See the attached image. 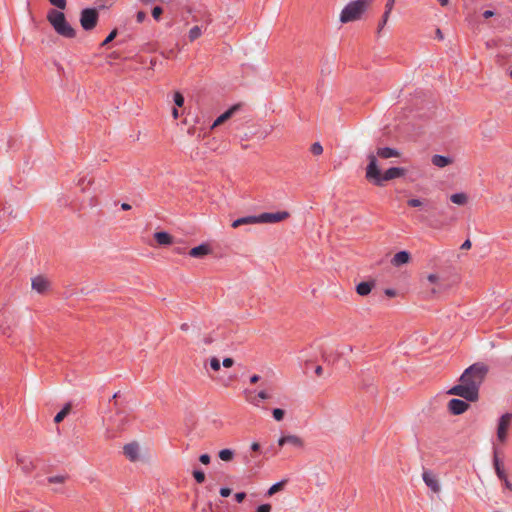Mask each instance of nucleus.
Wrapping results in <instances>:
<instances>
[{"mask_svg":"<svg viewBox=\"0 0 512 512\" xmlns=\"http://www.w3.org/2000/svg\"><path fill=\"white\" fill-rule=\"evenodd\" d=\"M236 106H233L231 107L230 109H228L227 111H225L223 114H221L220 116H218L215 121L213 122L212 126H211V129L219 126L220 124L224 123L226 120H228L232 115L233 113L235 112L236 110Z\"/></svg>","mask_w":512,"mask_h":512,"instance_id":"22","label":"nucleus"},{"mask_svg":"<svg viewBox=\"0 0 512 512\" xmlns=\"http://www.w3.org/2000/svg\"><path fill=\"white\" fill-rule=\"evenodd\" d=\"M366 177L372 180L377 186H381L382 174L377 166V159L374 155L369 156V164L366 169Z\"/></svg>","mask_w":512,"mask_h":512,"instance_id":"7","label":"nucleus"},{"mask_svg":"<svg viewBox=\"0 0 512 512\" xmlns=\"http://www.w3.org/2000/svg\"><path fill=\"white\" fill-rule=\"evenodd\" d=\"M407 204L410 206V207H420L422 205V201L420 199H417V198H413V199H409L407 201Z\"/></svg>","mask_w":512,"mask_h":512,"instance_id":"43","label":"nucleus"},{"mask_svg":"<svg viewBox=\"0 0 512 512\" xmlns=\"http://www.w3.org/2000/svg\"><path fill=\"white\" fill-rule=\"evenodd\" d=\"M468 401L461 400L458 398H453L448 402V410L453 415H460L464 413L468 408L469 404Z\"/></svg>","mask_w":512,"mask_h":512,"instance_id":"9","label":"nucleus"},{"mask_svg":"<svg viewBox=\"0 0 512 512\" xmlns=\"http://www.w3.org/2000/svg\"><path fill=\"white\" fill-rule=\"evenodd\" d=\"M451 202L457 205H464L467 203V195L463 192L454 193L450 196Z\"/></svg>","mask_w":512,"mask_h":512,"instance_id":"27","label":"nucleus"},{"mask_svg":"<svg viewBox=\"0 0 512 512\" xmlns=\"http://www.w3.org/2000/svg\"><path fill=\"white\" fill-rule=\"evenodd\" d=\"M16 461L25 474H30L35 469L33 460L28 455L16 454Z\"/></svg>","mask_w":512,"mask_h":512,"instance_id":"10","label":"nucleus"},{"mask_svg":"<svg viewBox=\"0 0 512 512\" xmlns=\"http://www.w3.org/2000/svg\"><path fill=\"white\" fill-rule=\"evenodd\" d=\"M147 14L144 11H138L136 14V21L142 23L146 20Z\"/></svg>","mask_w":512,"mask_h":512,"instance_id":"44","label":"nucleus"},{"mask_svg":"<svg viewBox=\"0 0 512 512\" xmlns=\"http://www.w3.org/2000/svg\"><path fill=\"white\" fill-rule=\"evenodd\" d=\"M126 420H127V417L122 413V412H118L116 413L113 417L110 418V424H109V429H114V428H117V429H123L124 428V425L126 423Z\"/></svg>","mask_w":512,"mask_h":512,"instance_id":"17","label":"nucleus"},{"mask_svg":"<svg viewBox=\"0 0 512 512\" xmlns=\"http://www.w3.org/2000/svg\"><path fill=\"white\" fill-rule=\"evenodd\" d=\"M424 483L434 492H440V485L436 476L428 470H424L422 473Z\"/></svg>","mask_w":512,"mask_h":512,"instance_id":"12","label":"nucleus"},{"mask_svg":"<svg viewBox=\"0 0 512 512\" xmlns=\"http://www.w3.org/2000/svg\"><path fill=\"white\" fill-rule=\"evenodd\" d=\"M405 170L401 167H391L387 169L384 174H382L381 178V186L384 182L398 178L404 175Z\"/></svg>","mask_w":512,"mask_h":512,"instance_id":"14","label":"nucleus"},{"mask_svg":"<svg viewBox=\"0 0 512 512\" xmlns=\"http://www.w3.org/2000/svg\"><path fill=\"white\" fill-rule=\"evenodd\" d=\"M202 35V28L200 26H193L188 33V38L190 42L195 41Z\"/></svg>","mask_w":512,"mask_h":512,"instance_id":"28","label":"nucleus"},{"mask_svg":"<svg viewBox=\"0 0 512 512\" xmlns=\"http://www.w3.org/2000/svg\"><path fill=\"white\" fill-rule=\"evenodd\" d=\"M286 442L296 448H302L304 445L303 440L296 435H286Z\"/></svg>","mask_w":512,"mask_h":512,"instance_id":"26","label":"nucleus"},{"mask_svg":"<svg viewBox=\"0 0 512 512\" xmlns=\"http://www.w3.org/2000/svg\"><path fill=\"white\" fill-rule=\"evenodd\" d=\"M172 114H173V117H174L175 119H177V118H178V110H177V108H173Z\"/></svg>","mask_w":512,"mask_h":512,"instance_id":"63","label":"nucleus"},{"mask_svg":"<svg viewBox=\"0 0 512 512\" xmlns=\"http://www.w3.org/2000/svg\"><path fill=\"white\" fill-rule=\"evenodd\" d=\"M163 13V9L160 6H155L152 9V16L156 21L160 20L161 14Z\"/></svg>","mask_w":512,"mask_h":512,"instance_id":"40","label":"nucleus"},{"mask_svg":"<svg viewBox=\"0 0 512 512\" xmlns=\"http://www.w3.org/2000/svg\"><path fill=\"white\" fill-rule=\"evenodd\" d=\"M286 444H287V442H286V436H282V437H280V438L278 439V445H279L280 447H283V446H284V445H286Z\"/></svg>","mask_w":512,"mask_h":512,"instance_id":"54","label":"nucleus"},{"mask_svg":"<svg viewBox=\"0 0 512 512\" xmlns=\"http://www.w3.org/2000/svg\"><path fill=\"white\" fill-rule=\"evenodd\" d=\"M285 480H282V481H279L275 484H273L267 491V495L268 496H272L274 495L276 492H278L282 487L283 485L285 484Z\"/></svg>","mask_w":512,"mask_h":512,"instance_id":"32","label":"nucleus"},{"mask_svg":"<svg viewBox=\"0 0 512 512\" xmlns=\"http://www.w3.org/2000/svg\"><path fill=\"white\" fill-rule=\"evenodd\" d=\"M377 155L381 158L388 159L392 157H397L399 155L398 151L394 148L383 147L377 150Z\"/></svg>","mask_w":512,"mask_h":512,"instance_id":"24","label":"nucleus"},{"mask_svg":"<svg viewBox=\"0 0 512 512\" xmlns=\"http://www.w3.org/2000/svg\"><path fill=\"white\" fill-rule=\"evenodd\" d=\"M394 3H395V0H387L384 12L390 14L393 9Z\"/></svg>","mask_w":512,"mask_h":512,"instance_id":"46","label":"nucleus"},{"mask_svg":"<svg viewBox=\"0 0 512 512\" xmlns=\"http://www.w3.org/2000/svg\"><path fill=\"white\" fill-rule=\"evenodd\" d=\"M124 455L131 461H135L139 455V446L137 443L126 444L123 448Z\"/></svg>","mask_w":512,"mask_h":512,"instance_id":"18","label":"nucleus"},{"mask_svg":"<svg viewBox=\"0 0 512 512\" xmlns=\"http://www.w3.org/2000/svg\"><path fill=\"white\" fill-rule=\"evenodd\" d=\"M211 253V248L208 244L202 243L196 247H193L189 251V255L193 258H202Z\"/></svg>","mask_w":512,"mask_h":512,"instance_id":"15","label":"nucleus"},{"mask_svg":"<svg viewBox=\"0 0 512 512\" xmlns=\"http://www.w3.org/2000/svg\"><path fill=\"white\" fill-rule=\"evenodd\" d=\"M373 0H354L349 2L340 13V22L349 23L359 20Z\"/></svg>","mask_w":512,"mask_h":512,"instance_id":"3","label":"nucleus"},{"mask_svg":"<svg viewBox=\"0 0 512 512\" xmlns=\"http://www.w3.org/2000/svg\"><path fill=\"white\" fill-rule=\"evenodd\" d=\"M185 248L182 247H175L174 251L178 254L184 253Z\"/></svg>","mask_w":512,"mask_h":512,"instance_id":"60","label":"nucleus"},{"mask_svg":"<svg viewBox=\"0 0 512 512\" xmlns=\"http://www.w3.org/2000/svg\"><path fill=\"white\" fill-rule=\"evenodd\" d=\"M385 294H386L387 296L394 297V296L396 295V292H395V290H393V289H386V290H385Z\"/></svg>","mask_w":512,"mask_h":512,"instance_id":"57","label":"nucleus"},{"mask_svg":"<svg viewBox=\"0 0 512 512\" xmlns=\"http://www.w3.org/2000/svg\"><path fill=\"white\" fill-rule=\"evenodd\" d=\"M47 21L54 31L61 37L72 39L76 36L75 29L67 21L65 14L57 9H50L47 12Z\"/></svg>","mask_w":512,"mask_h":512,"instance_id":"2","label":"nucleus"},{"mask_svg":"<svg viewBox=\"0 0 512 512\" xmlns=\"http://www.w3.org/2000/svg\"><path fill=\"white\" fill-rule=\"evenodd\" d=\"M410 260V253L408 251H399L391 259V263L395 267L402 266L408 263Z\"/></svg>","mask_w":512,"mask_h":512,"instance_id":"16","label":"nucleus"},{"mask_svg":"<svg viewBox=\"0 0 512 512\" xmlns=\"http://www.w3.org/2000/svg\"><path fill=\"white\" fill-rule=\"evenodd\" d=\"M121 208L123 210H130L131 206L128 203H122Z\"/></svg>","mask_w":512,"mask_h":512,"instance_id":"61","label":"nucleus"},{"mask_svg":"<svg viewBox=\"0 0 512 512\" xmlns=\"http://www.w3.org/2000/svg\"><path fill=\"white\" fill-rule=\"evenodd\" d=\"M270 398V394L267 392V390L263 389L257 393V395L253 398H248V401L254 405L259 407L260 406V400H265Z\"/></svg>","mask_w":512,"mask_h":512,"instance_id":"25","label":"nucleus"},{"mask_svg":"<svg viewBox=\"0 0 512 512\" xmlns=\"http://www.w3.org/2000/svg\"><path fill=\"white\" fill-rule=\"evenodd\" d=\"M222 364L224 367L229 368L234 364V360L232 358H224Z\"/></svg>","mask_w":512,"mask_h":512,"instance_id":"51","label":"nucleus"},{"mask_svg":"<svg viewBox=\"0 0 512 512\" xmlns=\"http://www.w3.org/2000/svg\"><path fill=\"white\" fill-rule=\"evenodd\" d=\"M512 422V413L507 412L500 416L497 422V440L501 443L506 442L508 438V429Z\"/></svg>","mask_w":512,"mask_h":512,"instance_id":"6","label":"nucleus"},{"mask_svg":"<svg viewBox=\"0 0 512 512\" xmlns=\"http://www.w3.org/2000/svg\"><path fill=\"white\" fill-rule=\"evenodd\" d=\"M431 162L434 166L439 168H444L445 166L452 163V159L448 156L435 154L432 156Z\"/></svg>","mask_w":512,"mask_h":512,"instance_id":"20","label":"nucleus"},{"mask_svg":"<svg viewBox=\"0 0 512 512\" xmlns=\"http://www.w3.org/2000/svg\"><path fill=\"white\" fill-rule=\"evenodd\" d=\"M210 367L214 371H218L220 369V361H219V359L216 358V357H212L210 359Z\"/></svg>","mask_w":512,"mask_h":512,"instance_id":"42","label":"nucleus"},{"mask_svg":"<svg viewBox=\"0 0 512 512\" xmlns=\"http://www.w3.org/2000/svg\"><path fill=\"white\" fill-rule=\"evenodd\" d=\"M256 512H271L270 504H261L257 507Z\"/></svg>","mask_w":512,"mask_h":512,"instance_id":"45","label":"nucleus"},{"mask_svg":"<svg viewBox=\"0 0 512 512\" xmlns=\"http://www.w3.org/2000/svg\"><path fill=\"white\" fill-rule=\"evenodd\" d=\"M259 380H260V376H259V375L254 374V375H252V376L250 377V383H251V384H255V383H257Z\"/></svg>","mask_w":512,"mask_h":512,"instance_id":"53","label":"nucleus"},{"mask_svg":"<svg viewBox=\"0 0 512 512\" xmlns=\"http://www.w3.org/2000/svg\"><path fill=\"white\" fill-rule=\"evenodd\" d=\"M310 150L313 155H321L323 152V147L319 142H315L312 144Z\"/></svg>","mask_w":512,"mask_h":512,"instance_id":"37","label":"nucleus"},{"mask_svg":"<svg viewBox=\"0 0 512 512\" xmlns=\"http://www.w3.org/2000/svg\"><path fill=\"white\" fill-rule=\"evenodd\" d=\"M471 247V241L469 239L465 240L463 244L461 245V249L467 250Z\"/></svg>","mask_w":512,"mask_h":512,"instance_id":"52","label":"nucleus"},{"mask_svg":"<svg viewBox=\"0 0 512 512\" xmlns=\"http://www.w3.org/2000/svg\"><path fill=\"white\" fill-rule=\"evenodd\" d=\"M92 179H87L86 176H82L79 178L77 185L81 188V191H85L86 188L91 185Z\"/></svg>","mask_w":512,"mask_h":512,"instance_id":"33","label":"nucleus"},{"mask_svg":"<svg viewBox=\"0 0 512 512\" xmlns=\"http://www.w3.org/2000/svg\"><path fill=\"white\" fill-rule=\"evenodd\" d=\"M289 217L287 211L264 212L259 215V223H277Z\"/></svg>","mask_w":512,"mask_h":512,"instance_id":"8","label":"nucleus"},{"mask_svg":"<svg viewBox=\"0 0 512 512\" xmlns=\"http://www.w3.org/2000/svg\"><path fill=\"white\" fill-rule=\"evenodd\" d=\"M180 329L182 331H187L189 329V325L187 323H183L181 326H180Z\"/></svg>","mask_w":512,"mask_h":512,"instance_id":"62","label":"nucleus"},{"mask_svg":"<svg viewBox=\"0 0 512 512\" xmlns=\"http://www.w3.org/2000/svg\"><path fill=\"white\" fill-rule=\"evenodd\" d=\"M441 6H447L449 3V0H438Z\"/></svg>","mask_w":512,"mask_h":512,"instance_id":"64","label":"nucleus"},{"mask_svg":"<svg viewBox=\"0 0 512 512\" xmlns=\"http://www.w3.org/2000/svg\"><path fill=\"white\" fill-rule=\"evenodd\" d=\"M488 373V367L477 362L464 370L459 384L449 389L448 394L459 396L466 401L474 402L479 398V390Z\"/></svg>","mask_w":512,"mask_h":512,"instance_id":"1","label":"nucleus"},{"mask_svg":"<svg viewBox=\"0 0 512 512\" xmlns=\"http://www.w3.org/2000/svg\"><path fill=\"white\" fill-rule=\"evenodd\" d=\"M99 13L96 8H84L80 12V24L83 30L91 31L98 23Z\"/></svg>","mask_w":512,"mask_h":512,"instance_id":"4","label":"nucleus"},{"mask_svg":"<svg viewBox=\"0 0 512 512\" xmlns=\"http://www.w3.org/2000/svg\"><path fill=\"white\" fill-rule=\"evenodd\" d=\"M493 14H494V13H493V11H491V10H486V11H484V12H483V17H484V18H490V17H492V16H493Z\"/></svg>","mask_w":512,"mask_h":512,"instance_id":"58","label":"nucleus"},{"mask_svg":"<svg viewBox=\"0 0 512 512\" xmlns=\"http://www.w3.org/2000/svg\"><path fill=\"white\" fill-rule=\"evenodd\" d=\"M314 371H315V374H316L317 376H321V375H322V373H323V368H322V366L317 365V366L315 367V370H314Z\"/></svg>","mask_w":512,"mask_h":512,"instance_id":"55","label":"nucleus"},{"mask_svg":"<svg viewBox=\"0 0 512 512\" xmlns=\"http://www.w3.org/2000/svg\"><path fill=\"white\" fill-rule=\"evenodd\" d=\"M69 411H70V405H69V404H67L66 406H64V407L62 408V410H61V411H59V412L55 415V417H54V422H55V423H60V422L65 418V416L69 413Z\"/></svg>","mask_w":512,"mask_h":512,"instance_id":"30","label":"nucleus"},{"mask_svg":"<svg viewBox=\"0 0 512 512\" xmlns=\"http://www.w3.org/2000/svg\"><path fill=\"white\" fill-rule=\"evenodd\" d=\"M174 103L177 107H182L184 104V97L180 92L174 94Z\"/></svg>","mask_w":512,"mask_h":512,"instance_id":"39","label":"nucleus"},{"mask_svg":"<svg viewBox=\"0 0 512 512\" xmlns=\"http://www.w3.org/2000/svg\"><path fill=\"white\" fill-rule=\"evenodd\" d=\"M193 476L197 483H202L205 481V473L201 470H194Z\"/></svg>","mask_w":512,"mask_h":512,"instance_id":"38","label":"nucleus"},{"mask_svg":"<svg viewBox=\"0 0 512 512\" xmlns=\"http://www.w3.org/2000/svg\"><path fill=\"white\" fill-rule=\"evenodd\" d=\"M218 456L222 461H231L234 457V451L228 448L222 449L219 451Z\"/></svg>","mask_w":512,"mask_h":512,"instance_id":"29","label":"nucleus"},{"mask_svg":"<svg viewBox=\"0 0 512 512\" xmlns=\"http://www.w3.org/2000/svg\"><path fill=\"white\" fill-rule=\"evenodd\" d=\"M427 279L431 284H438L439 277L436 274H429Z\"/></svg>","mask_w":512,"mask_h":512,"instance_id":"50","label":"nucleus"},{"mask_svg":"<svg viewBox=\"0 0 512 512\" xmlns=\"http://www.w3.org/2000/svg\"><path fill=\"white\" fill-rule=\"evenodd\" d=\"M493 466L499 480L503 482L505 489L512 491V483L508 479L503 463L498 456V448L493 444Z\"/></svg>","mask_w":512,"mask_h":512,"instance_id":"5","label":"nucleus"},{"mask_svg":"<svg viewBox=\"0 0 512 512\" xmlns=\"http://www.w3.org/2000/svg\"><path fill=\"white\" fill-rule=\"evenodd\" d=\"M259 223V215L256 216H245L238 218L232 222L233 228H238L242 225H251Z\"/></svg>","mask_w":512,"mask_h":512,"instance_id":"19","label":"nucleus"},{"mask_svg":"<svg viewBox=\"0 0 512 512\" xmlns=\"http://www.w3.org/2000/svg\"><path fill=\"white\" fill-rule=\"evenodd\" d=\"M50 283L47 278L38 275L32 279V289L39 294H44L49 289Z\"/></svg>","mask_w":512,"mask_h":512,"instance_id":"13","label":"nucleus"},{"mask_svg":"<svg viewBox=\"0 0 512 512\" xmlns=\"http://www.w3.org/2000/svg\"><path fill=\"white\" fill-rule=\"evenodd\" d=\"M272 415H273V418L276 420V421H282L284 416H285V412L283 409H280V408H274L272 410Z\"/></svg>","mask_w":512,"mask_h":512,"instance_id":"34","label":"nucleus"},{"mask_svg":"<svg viewBox=\"0 0 512 512\" xmlns=\"http://www.w3.org/2000/svg\"><path fill=\"white\" fill-rule=\"evenodd\" d=\"M250 448H251V450H252V451H255V452H256V451H259V449H260V444H259L258 442H253V443L251 444V447H250Z\"/></svg>","mask_w":512,"mask_h":512,"instance_id":"56","label":"nucleus"},{"mask_svg":"<svg viewBox=\"0 0 512 512\" xmlns=\"http://www.w3.org/2000/svg\"><path fill=\"white\" fill-rule=\"evenodd\" d=\"M67 478H68L67 475L49 476L47 478V482L50 484H63Z\"/></svg>","mask_w":512,"mask_h":512,"instance_id":"31","label":"nucleus"},{"mask_svg":"<svg viewBox=\"0 0 512 512\" xmlns=\"http://www.w3.org/2000/svg\"><path fill=\"white\" fill-rule=\"evenodd\" d=\"M389 16H390V14H388L386 12L383 13L382 19H381V21L379 22V25H378V32H380L383 29V27L386 25V23H387V21L389 19Z\"/></svg>","mask_w":512,"mask_h":512,"instance_id":"41","label":"nucleus"},{"mask_svg":"<svg viewBox=\"0 0 512 512\" xmlns=\"http://www.w3.org/2000/svg\"><path fill=\"white\" fill-rule=\"evenodd\" d=\"M199 461L204 464V465H207L210 463V456L208 454H202L200 455L199 457Z\"/></svg>","mask_w":512,"mask_h":512,"instance_id":"48","label":"nucleus"},{"mask_svg":"<svg viewBox=\"0 0 512 512\" xmlns=\"http://www.w3.org/2000/svg\"><path fill=\"white\" fill-rule=\"evenodd\" d=\"M219 493L222 497H228L231 494V489L227 487H222L220 488Z\"/></svg>","mask_w":512,"mask_h":512,"instance_id":"49","label":"nucleus"},{"mask_svg":"<svg viewBox=\"0 0 512 512\" xmlns=\"http://www.w3.org/2000/svg\"><path fill=\"white\" fill-rule=\"evenodd\" d=\"M13 323V317L7 309L0 310V331L3 334H8Z\"/></svg>","mask_w":512,"mask_h":512,"instance_id":"11","label":"nucleus"},{"mask_svg":"<svg viewBox=\"0 0 512 512\" xmlns=\"http://www.w3.org/2000/svg\"><path fill=\"white\" fill-rule=\"evenodd\" d=\"M373 286H374L373 282H369V281L360 282L356 286V292L360 296H367L371 292Z\"/></svg>","mask_w":512,"mask_h":512,"instance_id":"23","label":"nucleus"},{"mask_svg":"<svg viewBox=\"0 0 512 512\" xmlns=\"http://www.w3.org/2000/svg\"><path fill=\"white\" fill-rule=\"evenodd\" d=\"M436 37L439 39V40H443L444 36L442 34V31L440 29H437L436 30Z\"/></svg>","mask_w":512,"mask_h":512,"instance_id":"59","label":"nucleus"},{"mask_svg":"<svg viewBox=\"0 0 512 512\" xmlns=\"http://www.w3.org/2000/svg\"><path fill=\"white\" fill-rule=\"evenodd\" d=\"M234 498H235L236 502L241 503L246 498V493L245 492H237L234 495Z\"/></svg>","mask_w":512,"mask_h":512,"instance_id":"47","label":"nucleus"},{"mask_svg":"<svg viewBox=\"0 0 512 512\" xmlns=\"http://www.w3.org/2000/svg\"><path fill=\"white\" fill-rule=\"evenodd\" d=\"M154 239L159 245H170L173 243L172 236L165 231L156 232L154 234Z\"/></svg>","mask_w":512,"mask_h":512,"instance_id":"21","label":"nucleus"},{"mask_svg":"<svg viewBox=\"0 0 512 512\" xmlns=\"http://www.w3.org/2000/svg\"><path fill=\"white\" fill-rule=\"evenodd\" d=\"M49 2L57 8V10H64L67 6L66 0H49Z\"/></svg>","mask_w":512,"mask_h":512,"instance_id":"36","label":"nucleus"},{"mask_svg":"<svg viewBox=\"0 0 512 512\" xmlns=\"http://www.w3.org/2000/svg\"><path fill=\"white\" fill-rule=\"evenodd\" d=\"M117 36V29H113L108 36L104 39V41L101 43V46L104 47L110 42H112Z\"/></svg>","mask_w":512,"mask_h":512,"instance_id":"35","label":"nucleus"}]
</instances>
